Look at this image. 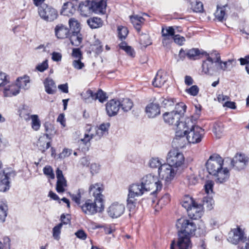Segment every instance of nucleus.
I'll return each mask as SVG.
<instances>
[{
    "label": "nucleus",
    "instance_id": "1",
    "mask_svg": "<svg viewBox=\"0 0 249 249\" xmlns=\"http://www.w3.org/2000/svg\"><path fill=\"white\" fill-rule=\"evenodd\" d=\"M103 188H90L89 193L92 194L94 200H87L84 204H81V193L80 190L76 194H72L71 196L74 201L81 208L82 212L88 215H94L97 213H102L105 209L104 196L102 194Z\"/></svg>",
    "mask_w": 249,
    "mask_h": 249
},
{
    "label": "nucleus",
    "instance_id": "2",
    "mask_svg": "<svg viewBox=\"0 0 249 249\" xmlns=\"http://www.w3.org/2000/svg\"><path fill=\"white\" fill-rule=\"evenodd\" d=\"M166 160L167 163H163L159 169V176L164 178V185H168L176 174L175 168L180 167L183 164L184 157L182 153L173 149L168 153Z\"/></svg>",
    "mask_w": 249,
    "mask_h": 249
},
{
    "label": "nucleus",
    "instance_id": "3",
    "mask_svg": "<svg viewBox=\"0 0 249 249\" xmlns=\"http://www.w3.org/2000/svg\"><path fill=\"white\" fill-rule=\"evenodd\" d=\"M185 125L181 131L176 132V137L178 138L186 136L190 143H198L201 142L205 135V130L201 127L195 124L193 121V117L187 118L185 120Z\"/></svg>",
    "mask_w": 249,
    "mask_h": 249
},
{
    "label": "nucleus",
    "instance_id": "4",
    "mask_svg": "<svg viewBox=\"0 0 249 249\" xmlns=\"http://www.w3.org/2000/svg\"><path fill=\"white\" fill-rule=\"evenodd\" d=\"M224 160L218 154H214L211 155L206 163V167L208 173L216 177V183H222L225 182L229 178V170L223 168Z\"/></svg>",
    "mask_w": 249,
    "mask_h": 249
},
{
    "label": "nucleus",
    "instance_id": "5",
    "mask_svg": "<svg viewBox=\"0 0 249 249\" xmlns=\"http://www.w3.org/2000/svg\"><path fill=\"white\" fill-rule=\"evenodd\" d=\"M178 233L182 232L187 236H191L196 230V226L192 219H188L186 217L178 219L176 222Z\"/></svg>",
    "mask_w": 249,
    "mask_h": 249
},
{
    "label": "nucleus",
    "instance_id": "6",
    "mask_svg": "<svg viewBox=\"0 0 249 249\" xmlns=\"http://www.w3.org/2000/svg\"><path fill=\"white\" fill-rule=\"evenodd\" d=\"M131 23L138 33L141 35L140 43L144 46H147L151 44L149 36L145 34H140L142 25L144 23V18L137 15L130 16Z\"/></svg>",
    "mask_w": 249,
    "mask_h": 249
},
{
    "label": "nucleus",
    "instance_id": "7",
    "mask_svg": "<svg viewBox=\"0 0 249 249\" xmlns=\"http://www.w3.org/2000/svg\"><path fill=\"white\" fill-rule=\"evenodd\" d=\"M38 13L41 18L48 22L54 21L58 16L57 11L52 6L46 4L39 7Z\"/></svg>",
    "mask_w": 249,
    "mask_h": 249
},
{
    "label": "nucleus",
    "instance_id": "8",
    "mask_svg": "<svg viewBox=\"0 0 249 249\" xmlns=\"http://www.w3.org/2000/svg\"><path fill=\"white\" fill-rule=\"evenodd\" d=\"M177 241L173 240L170 245V249H191L192 244L190 236H187L182 232L178 233Z\"/></svg>",
    "mask_w": 249,
    "mask_h": 249
},
{
    "label": "nucleus",
    "instance_id": "9",
    "mask_svg": "<svg viewBox=\"0 0 249 249\" xmlns=\"http://www.w3.org/2000/svg\"><path fill=\"white\" fill-rule=\"evenodd\" d=\"M163 117L166 123L176 127V132L181 131L185 126L181 124H185V121L179 122L181 117L176 112L172 111L170 112H165L163 114Z\"/></svg>",
    "mask_w": 249,
    "mask_h": 249
},
{
    "label": "nucleus",
    "instance_id": "10",
    "mask_svg": "<svg viewBox=\"0 0 249 249\" xmlns=\"http://www.w3.org/2000/svg\"><path fill=\"white\" fill-rule=\"evenodd\" d=\"M145 187L146 186H155L156 187H162V184L158 177L152 174L144 176L141 179L140 182H137L130 185L129 187Z\"/></svg>",
    "mask_w": 249,
    "mask_h": 249
},
{
    "label": "nucleus",
    "instance_id": "11",
    "mask_svg": "<svg viewBox=\"0 0 249 249\" xmlns=\"http://www.w3.org/2000/svg\"><path fill=\"white\" fill-rule=\"evenodd\" d=\"M248 162V158L244 154H237L231 160V165L233 169L240 171L246 167Z\"/></svg>",
    "mask_w": 249,
    "mask_h": 249
},
{
    "label": "nucleus",
    "instance_id": "12",
    "mask_svg": "<svg viewBox=\"0 0 249 249\" xmlns=\"http://www.w3.org/2000/svg\"><path fill=\"white\" fill-rule=\"evenodd\" d=\"M207 59L203 62L202 65V72L205 74L213 75L217 72V67L214 66L213 57L209 54L206 53Z\"/></svg>",
    "mask_w": 249,
    "mask_h": 249
},
{
    "label": "nucleus",
    "instance_id": "13",
    "mask_svg": "<svg viewBox=\"0 0 249 249\" xmlns=\"http://www.w3.org/2000/svg\"><path fill=\"white\" fill-rule=\"evenodd\" d=\"M125 210L124 205L118 202H114L108 208L107 212L109 216L113 218L120 217Z\"/></svg>",
    "mask_w": 249,
    "mask_h": 249
},
{
    "label": "nucleus",
    "instance_id": "14",
    "mask_svg": "<svg viewBox=\"0 0 249 249\" xmlns=\"http://www.w3.org/2000/svg\"><path fill=\"white\" fill-rule=\"evenodd\" d=\"M204 192L207 194V196H204L203 200V205L209 211L213 208L214 201L213 198V188H204Z\"/></svg>",
    "mask_w": 249,
    "mask_h": 249
},
{
    "label": "nucleus",
    "instance_id": "15",
    "mask_svg": "<svg viewBox=\"0 0 249 249\" xmlns=\"http://www.w3.org/2000/svg\"><path fill=\"white\" fill-rule=\"evenodd\" d=\"M120 108V102L112 99L106 104V111L107 115L110 116L116 115Z\"/></svg>",
    "mask_w": 249,
    "mask_h": 249
},
{
    "label": "nucleus",
    "instance_id": "16",
    "mask_svg": "<svg viewBox=\"0 0 249 249\" xmlns=\"http://www.w3.org/2000/svg\"><path fill=\"white\" fill-rule=\"evenodd\" d=\"M145 111L148 118H153L160 113V106L158 104L151 103L146 106Z\"/></svg>",
    "mask_w": 249,
    "mask_h": 249
},
{
    "label": "nucleus",
    "instance_id": "17",
    "mask_svg": "<svg viewBox=\"0 0 249 249\" xmlns=\"http://www.w3.org/2000/svg\"><path fill=\"white\" fill-rule=\"evenodd\" d=\"M188 216L191 219H197L201 217L203 214L202 207L196 203L190 209L187 211Z\"/></svg>",
    "mask_w": 249,
    "mask_h": 249
},
{
    "label": "nucleus",
    "instance_id": "18",
    "mask_svg": "<svg viewBox=\"0 0 249 249\" xmlns=\"http://www.w3.org/2000/svg\"><path fill=\"white\" fill-rule=\"evenodd\" d=\"M90 1L93 6L94 13L101 14H105L107 0H92Z\"/></svg>",
    "mask_w": 249,
    "mask_h": 249
},
{
    "label": "nucleus",
    "instance_id": "19",
    "mask_svg": "<svg viewBox=\"0 0 249 249\" xmlns=\"http://www.w3.org/2000/svg\"><path fill=\"white\" fill-rule=\"evenodd\" d=\"M81 14L85 17H88L94 12L93 6L90 0H85L79 3L78 7Z\"/></svg>",
    "mask_w": 249,
    "mask_h": 249
},
{
    "label": "nucleus",
    "instance_id": "20",
    "mask_svg": "<svg viewBox=\"0 0 249 249\" xmlns=\"http://www.w3.org/2000/svg\"><path fill=\"white\" fill-rule=\"evenodd\" d=\"M86 94L89 97H90L93 100H98L101 103H104L108 98L106 93L101 89H99L96 93L93 92L90 89H89L86 91Z\"/></svg>",
    "mask_w": 249,
    "mask_h": 249
},
{
    "label": "nucleus",
    "instance_id": "21",
    "mask_svg": "<svg viewBox=\"0 0 249 249\" xmlns=\"http://www.w3.org/2000/svg\"><path fill=\"white\" fill-rule=\"evenodd\" d=\"M150 191V188H129L127 198L136 199V197L141 196Z\"/></svg>",
    "mask_w": 249,
    "mask_h": 249
},
{
    "label": "nucleus",
    "instance_id": "22",
    "mask_svg": "<svg viewBox=\"0 0 249 249\" xmlns=\"http://www.w3.org/2000/svg\"><path fill=\"white\" fill-rule=\"evenodd\" d=\"M54 32L57 38L64 39L69 36L70 29L66 26L60 24L55 26Z\"/></svg>",
    "mask_w": 249,
    "mask_h": 249
},
{
    "label": "nucleus",
    "instance_id": "23",
    "mask_svg": "<svg viewBox=\"0 0 249 249\" xmlns=\"http://www.w3.org/2000/svg\"><path fill=\"white\" fill-rule=\"evenodd\" d=\"M45 91L49 94H53L56 91V87L54 81L50 78H47L44 81Z\"/></svg>",
    "mask_w": 249,
    "mask_h": 249
},
{
    "label": "nucleus",
    "instance_id": "24",
    "mask_svg": "<svg viewBox=\"0 0 249 249\" xmlns=\"http://www.w3.org/2000/svg\"><path fill=\"white\" fill-rule=\"evenodd\" d=\"M19 92V87L16 84H12L6 87L3 90L5 97H11L17 95Z\"/></svg>",
    "mask_w": 249,
    "mask_h": 249
},
{
    "label": "nucleus",
    "instance_id": "25",
    "mask_svg": "<svg viewBox=\"0 0 249 249\" xmlns=\"http://www.w3.org/2000/svg\"><path fill=\"white\" fill-rule=\"evenodd\" d=\"M206 52H202L198 48H192L187 50V57L191 60H196L199 58L200 55L206 54Z\"/></svg>",
    "mask_w": 249,
    "mask_h": 249
},
{
    "label": "nucleus",
    "instance_id": "26",
    "mask_svg": "<svg viewBox=\"0 0 249 249\" xmlns=\"http://www.w3.org/2000/svg\"><path fill=\"white\" fill-rule=\"evenodd\" d=\"M30 78L28 76L18 77L16 81V85L19 87V90L20 89H28L29 88Z\"/></svg>",
    "mask_w": 249,
    "mask_h": 249
},
{
    "label": "nucleus",
    "instance_id": "27",
    "mask_svg": "<svg viewBox=\"0 0 249 249\" xmlns=\"http://www.w3.org/2000/svg\"><path fill=\"white\" fill-rule=\"evenodd\" d=\"M70 39L71 44L75 46H78L82 42L83 37L80 31L73 32L70 36Z\"/></svg>",
    "mask_w": 249,
    "mask_h": 249
},
{
    "label": "nucleus",
    "instance_id": "28",
    "mask_svg": "<svg viewBox=\"0 0 249 249\" xmlns=\"http://www.w3.org/2000/svg\"><path fill=\"white\" fill-rule=\"evenodd\" d=\"M3 178L1 180V185H5L6 187H9L10 181L15 177L16 173L14 171L6 173L3 172Z\"/></svg>",
    "mask_w": 249,
    "mask_h": 249
},
{
    "label": "nucleus",
    "instance_id": "29",
    "mask_svg": "<svg viewBox=\"0 0 249 249\" xmlns=\"http://www.w3.org/2000/svg\"><path fill=\"white\" fill-rule=\"evenodd\" d=\"M87 23L92 29H96L101 27L103 21L101 18L97 17L90 18L87 20Z\"/></svg>",
    "mask_w": 249,
    "mask_h": 249
},
{
    "label": "nucleus",
    "instance_id": "30",
    "mask_svg": "<svg viewBox=\"0 0 249 249\" xmlns=\"http://www.w3.org/2000/svg\"><path fill=\"white\" fill-rule=\"evenodd\" d=\"M161 73L160 71H158L152 82V84L155 87H161L166 81V79L162 76Z\"/></svg>",
    "mask_w": 249,
    "mask_h": 249
},
{
    "label": "nucleus",
    "instance_id": "31",
    "mask_svg": "<svg viewBox=\"0 0 249 249\" xmlns=\"http://www.w3.org/2000/svg\"><path fill=\"white\" fill-rule=\"evenodd\" d=\"M92 129V127L90 125L87 124L85 127V133L84 135V138L81 139V141L83 142L85 144H86L88 142H89L91 139L93 138L95 136L94 134L90 133Z\"/></svg>",
    "mask_w": 249,
    "mask_h": 249
},
{
    "label": "nucleus",
    "instance_id": "32",
    "mask_svg": "<svg viewBox=\"0 0 249 249\" xmlns=\"http://www.w3.org/2000/svg\"><path fill=\"white\" fill-rule=\"evenodd\" d=\"M133 106V103L132 101L128 98L123 99L122 101L120 102V108H121L124 112H127L130 110Z\"/></svg>",
    "mask_w": 249,
    "mask_h": 249
},
{
    "label": "nucleus",
    "instance_id": "33",
    "mask_svg": "<svg viewBox=\"0 0 249 249\" xmlns=\"http://www.w3.org/2000/svg\"><path fill=\"white\" fill-rule=\"evenodd\" d=\"M213 132L217 138H220L224 132L223 124L220 122L215 123L213 124Z\"/></svg>",
    "mask_w": 249,
    "mask_h": 249
},
{
    "label": "nucleus",
    "instance_id": "34",
    "mask_svg": "<svg viewBox=\"0 0 249 249\" xmlns=\"http://www.w3.org/2000/svg\"><path fill=\"white\" fill-rule=\"evenodd\" d=\"M8 206L6 203L0 201V222L5 221V218L7 215Z\"/></svg>",
    "mask_w": 249,
    "mask_h": 249
},
{
    "label": "nucleus",
    "instance_id": "35",
    "mask_svg": "<svg viewBox=\"0 0 249 249\" xmlns=\"http://www.w3.org/2000/svg\"><path fill=\"white\" fill-rule=\"evenodd\" d=\"M69 24L70 30L72 33L80 31V25L79 22L74 18H71L69 20Z\"/></svg>",
    "mask_w": 249,
    "mask_h": 249
},
{
    "label": "nucleus",
    "instance_id": "36",
    "mask_svg": "<svg viewBox=\"0 0 249 249\" xmlns=\"http://www.w3.org/2000/svg\"><path fill=\"white\" fill-rule=\"evenodd\" d=\"M117 32L118 36L121 40H124L128 34V30L127 28L126 27L122 25L118 26Z\"/></svg>",
    "mask_w": 249,
    "mask_h": 249
},
{
    "label": "nucleus",
    "instance_id": "37",
    "mask_svg": "<svg viewBox=\"0 0 249 249\" xmlns=\"http://www.w3.org/2000/svg\"><path fill=\"white\" fill-rule=\"evenodd\" d=\"M196 204L193 198L189 196H185L182 201V206L185 208L187 211Z\"/></svg>",
    "mask_w": 249,
    "mask_h": 249
},
{
    "label": "nucleus",
    "instance_id": "38",
    "mask_svg": "<svg viewBox=\"0 0 249 249\" xmlns=\"http://www.w3.org/2000/svg\"><path fill=\"white\" fill-rule=\"evenodd\" d=\"M163 164H162L161 161L158 158H152L149 161V165L152 168H158V174H159V169L162 166Z\"/></svg>",
    "mask_w": 249,
    "mask_h": 249
},
{
    "label": "nucleus",
    "instance_id": "39",
    "mask_svg": "<svg viewBox=\"0 0 249 249\" xmlns=\"http://www.w3.org/2000/svg\"><path fill=\"white\" fill-rule=\"evenodd\" d=\"M109 126V123L101 124L97 130H96V134L100 138L106 132H107Z\"/></svg>",
    "mask_w": 249,
    "mask_h": 249
},
{
    "label": "nucleus",
    "instance_id": "40",
    "mask_svg": "<svg viewBox=\"0 0 249 249\" xmlns=\"http://www.w3.org/2000/svg\"><path fill=\"white\" fill-rule=\"evenodd\" d=\"M211 55L213 56V57L214 66L217 67V72H218L219 71L221 70V69L219 68L221 63L220 54L216 51H214L211 53Z\"/></svg>",
    "mask_w": 249,
    "mask_h": 249
},
{
    "label": "nucleus",
    "instance_id": "41",
    "mask_svg": "<svg viewBox=\"0 0 249 249\" xmlns=\"http://www.w3.org/2000/svg\"><path fill=\"white\" fill-rule=\"evenodd\" d=\"M198 181V178L193 174L188 175L185 179L184 182L188 186L196 185Z\"/></svg>",
    "mask_w": 249,
    "mask_h": 249
},
{
    "label": "nucleus",
    "instance_id": "42",
    "mask_svg": "<svg viewBox=\"0 0 249 249\" xmlns=\"http://www.w3.org/2000/svg\"><path fill=\"white\" fill-rule=\"evenodd\" d=\"M186 108L187 107L184 103L180 102L176 105L175 110H173V111L176 112V113L178 114L182 117L186 112Z\"/></svg>",
    "mask_w": 249,
    "mask_h": 249
},
{
    "label": "nucleus",
    "instance_id": "43",
    "mask_svg": "<svg viewBox=\"0 0 249 249\" xmlns=\"http://www.w3.org/2000/svg\"><path fill=\"white\" fill-rule=\"evenodd\" d=\"M225 15V7L217 6V10L215 13V18L220 21H223Z\"/></svg>",
    "mask_w": 249,
    "mask_h": 249
},
{
    "label": "nucleus",
    "instance_id": "44",
    "mask_svg": "<svg viewBox=\"0 0 249 249\" xmlns=\"http://www.w3.org/2000/svg\"><path fill=\"white\" fill-rule=\"evenodd\" d=\"M31 119L32 120V128L36 131L39 130L41 123L38 116L37 115H32L31 116Z\"/></svg>",
    "mask_w": 249,
    "mask_h": 249
},
{
    "label": "nucleus",
    "instance_id": "45",
    "mask_svg": "<svg viewBox=\"0 0 249 249\" xmlns=\"http://www.w3.org/2000/svg\"><path fill=\"white\" fill-rule=\"evenodd\" d=\"M162 36L165 39H168L170 36H174L175 30L173 27H168L165 29L162 28L161 30Z\"/></svg>",
    "mask_w": 249,
    "mask_h": 249
},
{
    "label": "nucleus",
    "instance_id": "46",
    "mask_svg": "<svg viewBox=\"0 0 249 249\" xmlns=\"http://www.w3.org/2000/svg\"><path fill=\"white\" fill-rule=\"evenodd\" d=\"M234 61L233 59H229L227 61H222L220 65L221 70L225 71L226 70H231L232 68V63Z\"/></svg>",
    "mask_w": 249,
    "mask_h": 249
},
{
    "label": "nucleus",
    "instance_id": "47",
    "mask_svg": "<svg viewBox=\"0 0 249 249\" xmlns=\"http://www.w3.org/2000/svg\"><path fill=\"white\" fill-rule=\"evenodd\" d=\"M136 199L127 198V208L132 213H134L136 210Z\"/></svg>",
    "mask_w": 249,
    "mask_h": 249
},
{
    "label": "nucleus",
    "instance_id": "48",
    "mask_svg": "<svg viewBox=\"0 0 249 249\" xmlns=\"http://www.w3.org/2000/svg\"><path fill=\"white\" fill-rule=\"evenodd\" d=\"M92 51L95 53L99 54L103 51V46L101 44V41L99 39L95 40L94 43L92 45Z\"/></svg>",
    "mask_w": 249,
    "mask_h": 249
},
{
    "label": "nucleus",
    "instance_id": "49",
    "mask_svg": "<svg viewBox=\"0 0 249 249\" xmlns=\"http://www.w3.org/2000/svg\"><path fill=\"white\" fill-rule=\"evenodd\" d=\"M62 227V223H59L55 226L53 229V235L56 240H58L60 238L59 235L61 232V229Z\"/></svg>",
    "mask_w": 249,
    "mask_h": 249
},
{
    "label": "nucleus",
    "instance_id": "50",
    "mask_svg": "<svg viewBox=\"0 0 249 249\" xmlns=\"http://www.w3.org/2000/svg\"><path fill=\"white\" fill-rule=\"evenodd\" d=\"M39 149L41 151L42 153H44L47 149H48L51 146L50 142H44L41 139H39Z\"/></svg>",
    "mask_w": 249,
    "mask_h": 249
},
{
    "label": "nucleus",
    "instance_id": "51",
    "mask_svg": "<svg viewBox=\"0 0 249 249\" xmlns=\"http://www.w3.org/2000/svg\"><path fill=\"white\" fill-rule=\"evenodd\" d=\"M45 130L47 133L45 134V135L46 136V137L49 139H51V137H50V135L51 134L52 131L53 130V125L48 122H45L43 124Z\"/></svg>",
    "mask_w": 249,
    "mask_h": 249
},
{
    "label": "nucleus",
    "instance_id": "52",
    "mask_svg": "<svg viewBox=\"0 0 249 249\" xmlns=\"http://www.w3.org/2000/svg\"><path fill=\"white\" fill-rule=\"evenodd\" d=\"M175 102L176 101L173 98L167 97L162 101L161 105L164 107H168L171 106H173Z\"/></svg>",
    "mask_w": 249,
    "mask_h": 249
},
{
    "label": "nucleus",
    "instance_id": "53",
    "mask_svg": "<svg viewBox=\"0 0 249 249\" xmlns=\"http://www.w3.org/2000/svg\"><path fill=\"white\" fill-rule=\"evenodd\" d=\"M44 174L47 176L49 178L53 179L54 178V174L53 168L50 166H46L43 168Z\"/></svg>",
    "mask_w": 249,
    "mask_h": 249
},
{
    "label": "nucleus",
    "instance_id": "54",
    "mask_svg": "<svg viewBox=\"0 0 249 249\" xmlns=\"http://www.w3.org/2000/svg\"><path fill=\"white\" fill-rule=\"evenodd\" d=\"M186 91L191 95L195 96L199 92V88L196 85H193L190 88L186 89Z\"/></svg>",
    "mask_w": 249,
    "mask_h": 249
},
{
    "label": "nucleus",
    "instance_id": "55",
    "mask_svg": "<svg viewBox=\"0 0 249 249\" xmlns=\"http://www.w3.org/2000/svg\"><path fill=\"white\" fill-rule=\"evenodd\" d=\"M48 68V64L47 60H45L42 63L36 66V69L40 72H43L44 71L47 70Z\"/></svg>",
    "mask_w": 249,
    "mask_h": 249
},
{
    "label": "nucleus",
    "instance_id": "56",
    "mask_svg": "<svg viewBox=\"0 0 249 249\" xmlns=\"http://www.w3.org/2000/svg\"><path fill=\"white\" fill-rule=\"evenodd\" d=\"M100 170V165L96 163H92L90 166V171L91 174L93 175L98 173Z\"/></svg>",
    "mask_w": 249,
    "mask_h": 249
},
{
    "label": "nucleus",
    "instance_id": "57",
    "mask_svg": "<svg viewBox=\"0 0 249 249\" xmlns=\"http://www.w3.org/2000/svg\"><path fill=\"white\" fill-rule=\"evenodd\" d=\"M173 39L176 43L180 46L182 45L185 41V38L179 35H174Z\"/></svg>",
    "mask_w": 249,
    "mask_h": 249
},
{
    "label": "nucleus",
    "instance_id": "58",
    "mask_svg": "<svg viewBox=\"0 0 249 249\" xmlns=\"http://www.w3.org/2000/svg\"><path fill=\"white\" fill-rule=\"evenodd\" d=\"M82 59L74 60L72 62L73 67L77 70L82 69L84 67V64L81 62Z\"/></svg>",
    "mask_w": 249,
    "mask_h": 249
},
{
    "label": "nucleus",
    "instance_id": "59",
    "mask_svg": "<svg viewBox=\"0 0 249 249\" xmlns=\"http://www.w3.org/2000/svg\"><path fill=\"white\" fill-rule=\"evenodd\" d=\"M72 56L78 59H82V53L80 48H74L72 49Z\"/></svg>",
    "mask_w": 249,
    "mask_h": 249
},
{
    "label": "nucleus",
    "instance_id": "60",
    "mask_svg": "<svg viewBox=\"0 0 249 249\" xmlns=\"http://www.w3.org/2000/svg\"><path fill=\"white\" fill-rule=\"evenodd\" d=\"M170 201V196L168 194H165L159 201V203L163 205L168 204Z\"/></svg>",
    "mask_w": 249,
    "mask_h": 249
},
{
    "label": "nucleus",
    "instance_id": "61",
    "mask_svg": "<svg viewBox=\"0 0 249 249\" xmlns=\"http://www.w3.org/2000/svg\"><path fill=\"white\" fill-rule=\"evenodd\" d=\"M193 10L195 12H202L203 10L202 3L200 1H196L193 7Z\"/></svg>",
    "mask_w": 249,
    "mask_h": 249
},
{
    "label": "nucleus",
    "instance_id": "62",
    "mask_svg": "<svg viewBox=\"0 0 249 249\" xmlns=\"http://www.w3.org/2000/svg\"><path fill=\"white\" fill-rule=\"evenodd\" d=\"M72 152V150L68 148H64L62 152L59 154V158L60 159H64L69 157Z\"/></svg>",
    "mask_w": 249,
    "mask_h": 249
},
{
    "label": "nucleus",
    "instance_id": "63",
    "mask_svg": "<svg viewBox=\"0 0 249 249\" xmlns=\"http://www.w3.org/2000/svg\"><path fill=\"white\" fill-rule=\"evenodd\" d=\"M76 236L82 240H85L87 235L86 232L82 230H79L75 233Z\"/></svg>",
    "mask_w": 249,
    "mask_h": 249
},
{
    "label": "nucleus",
    "instance_id": "64",
    "mask_svg": "<svg viewBox=\"0 0 249 249\" xmlns=\"http://www.w3.org/2000/svg\"><path fill=\"white\" fill-rule=\"evenodd\" d=\"M52 59L53 61L58 62L61 60L62 55L60 53L54 52L52 54Z\"/></svg>",
    "mask_w": 249,
    "mask_h": 249
}]
</instances>
